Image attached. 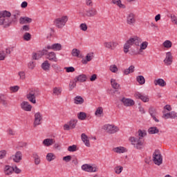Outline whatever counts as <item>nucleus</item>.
<instances>
[{"label":"nucleus","mask_w":177,"mask_h":177,"mask_svg":"<svg viewBox=\"0 0 177 177\" xmlns=\"http://www.w3.org/2000/svg\"><path fill=\"white\" fill-rule=\"evenodd\" d=\"M137 81L140 85H144V84L146 82V79H145V77L142 75H139L137 77Z\"/></svg>","instance_id":"58836bf2"},{"label":"nucleus","mask_w":177,"mask_h":177,"mask_svg":"<svg viewBox=\"0 0 177 177\" xmlns=\"http://www.w3.org/2000/svg\"><path fill=\"white\" fill-rule=\"evenodd\" d=\"M32 22V19L28 17H21L19 19L20 24H30Z\"/></svg>","instance_id":"6ab92c4d"},{"label":"nucleus","mask_w":177,"mask_h":177,"mask_svg":"<svg viewBox=\"0 0 177 177\" xmlns=\"http://www.w3.org/2000/svg\"><path fill=\"white\" fill-rule=\"evenodd\" d=\"M56 141L53 138H46L43 140V145L46 146V147H49V146H52Z\"/></svg>","instance_id":"b1692460"},{"label":"nucleus","mask_w":177,"mask_h":177,"mask_svg":"<svg viewBox=\"0 0 177 177\" xmlns=\"http://www.w3.org/2000/svg\"><path fill=\"white\" fill-rule=\"evenodd\" d=\"M87 79L88 77H86V75L82 74L76 77L74 79V81H75V82H86Z\"/></svg>","instance_id":"412c9836"},{"label":"nucleus","mask_w":177,"mask_h":177,"mask_svg":"<svg viewBox=\"0 0 177 177\" xmlns=\"http://www.w3.org/2000/svg\"><path fill=\"white\" fill-rule=\"evenodd\" d=\"M153 161L156 165H161L162 164V156L158 149H156L153 153Z\"/></svg>","instance_id":"423d86ee"},{"label":"nucleus","mask_w":177,"mask_h":177,"mask_svg":"<svg viewBox=\"0 0 177 177\" xmlns=\"http://www.w3.org/2000/svg\"><path fill=\"white\" fill-rule=\"evenodd\" d=\"M93 169V167L89 165H83L82 166V169H83V171H86V172H91Z\"/></svg>","instance_id":"e433bc0d"},{"label":"nucleus","mask_w":177,"mask_h":177,"mask_svg":"<svg viewBox=\"0 0 177 177\" xmlns=\"http://www.w3.org/2000/svg\"><path fill=\"white\" fill-rule=\"evenodd\" d=\"M23 38H24V41H30L31 40V34L29 32H26L24 35Z\"/></svg>","instance_id":"a18cd8bd"},{"label":"nucleus","mask_w":177,"mask_h":177,"mask_svg":"<svg viewBox=\"0 0 177 177\" xmlns=\"http://www.w3.org/2000/svg\"><path fill=\"white\" fill-rule=\"evenodd\" d=\"M77 122H78V120H77V119L71 120L68 122V124L71 127V129H74L75 128V127H77Z\"/></svg>","instance_id":"473e14b6"},{"label":"nucleus","mask_w":177,"mask_h":177,"mask_svg":"<svg viewBox=\"0 0 177 177\" xmlns=\"http://www.w3.org/2000/svg\"><path fill=\"white\" fill-rule=\"evenodd\" d=\"M0 104H2L3 107L9 106V100H8L7 95L4 94H0Z\"/></svg>","instance_id":"f8f14e48"},{"label":"nucleus","mask_w":177,"mask_h":177,"mask_svg":"<svg viewBox=\"0 0 177 177\" xmlns=\"http://www.w3.org/2000/svg\"><path fill=\"white\" fill-rule=\"evenodd\" d=\"M173 58L174 57H172V53L171 52H167L166 53V57L163 61L165 66H171V64H172Z\"/></svg>","instance_id":"9b49d317"},{"label":"nucleus","mask_w":177,"mask_h":177,"mask_svg":"<svg viewBox=\"0 0 177 177\" xmlns=\"http://www.w3.org/2000/svg\"><path fill=\"white\" fill-rule=\"evenodd\" d=\"M65 70L66 73H74L75 71V68L73 66L65 67Z\"/></svg>","instance_id":"8fccbe9b"},{"label":"nucleus","mask_w":177,"mask_h":177,"mask_svg":"<svg viewBox=\"0 0 177 177\" xmlns=\"http://www.w3.org/2000/svg\"><path fill=\"white\" fill-rule=\"evenodd\" d=\"M42 120V115L41 113L37 112L35 114V120L33 127L35 128L37 125H41V120Z\"/></svg>","instance_id":"9d476101"},{"label":"nucleus","mask_w":177,"mask_h":177,"mask_svg":"<svg viewBox=\"0 0 177 177\" xmlns=\"http://www.w3.org/2000/svg\"><path fill=\"white\" fill-rule=\"evenodd\" d=\"M93 59V53H88L86 55V59H82V63L83 64H88V62H91Z\"/></svg>","instance_id":"bb28decb"},{"label":"nucleus","mask_w":177,"mask_h":177,"mask_svg":"<svg viewBox=\"0 0 177 177\" xmlns=\"http://www.w3.org/2000/svg\"><path fill=\"white\" fill-rule=\"evenodd\" d=\"M47 49H52L53 50H62V44L57 43L52 46H47Z\"/></svg>","instance_id":"393cba45"},{"label":"nucleus","mask_w":177,"mask_h":177,"mask_svg":"<svg viewBox=\"0 0 177 177\" xmlns=\"http://www.w3.org/2000/svg\"><path fill=\"white\" fill-rule=\"evenodd\" d=\"M63 160L66 161V162H70L71 161V156L68 155L63 158Z\"/></svg>","instance_id":"e2e57ef3"},{"label":"nucleus","mask_w":177,"mask_h":177,"mask_svg":"<svg viewBox=\"0 0 177 177\" xmlns=\"http://www.w3.org/2000/svg\"><path fill=\"white\" fill-rule=\"evenodd\" d=\"M97 15V10L93 8H91L86 10V13L82 15L83 17H93Z\"/></svg>","instance_id":"0eeeda50"},{"label":"nucleus","mask_w":177,"mask_h":177,"mask_svg":"<svg viewBox=\"0 0 177 177\" xmlns=\"http://www.w3.org/2000/svg\"><path fill=\"white\" fill-rule=\"evenodd\" d=\"M80 28L82 31H86V30H88V26H86V24H81Z\"/></svg>","instance_id":"603ef678"},{"label":"nucleus","mask_w":177,"mask_h":177,"mask_svg":"<svg viewBox=\"0 0 177 177\" xmlns=\"http://www.w3.org/2000/svg\"><path fill=\"white\" fill-rule=\"evenodd\" d=\"M47 47L44 48L41 51H39L37 54V57L38 59H41L42 56H46L48 55V50Z\"/></svg>","instance_id":"c756f323"},{"label":"nucleus","mask_w":177,"mask_h":177,"mask_svg":"<svg viewBox=\"0 0 177 177\" xmlns=\"http://www.w3.org/2000/svg\"><path fill=\"white\" fill-rule=\"evenodd\" d=\"M82 140L84 142L85 146L87 147H91V143L89 142V140L88 139V136L85 133H82L81 135Z\"/></svg>","instance_id":"a878e982"},{"label":"nucleus","mask_w":177,"mask_h":177,"mask_svg":"<svg viewBox=\"0 0 177 177\" xmlns=\"http://www.w3.org/2000/svg\"><path fill=\"white\" fill-rule=\"evenodd\" d=\"M112 3L114 5H117L118 6L121 8L122 9H125V5H124L121 3V0H112Z\"/></svg>","instance_id":"72a5a7b5"},{"label":"nucleus","mask_w":177,"mask_h":177,"mask_svg":"<svg viewBox=\"0 0 177 177\" xmlns=\"http://www.w3.org/2000/svg\"><path fill=\"white\" fill-rule=\"evenodd\" d=\"M53 93L55 95H60V93H62V88H57V87H55L53 88Z\"/></svg>","instance_id":"09e8293b"},{"label":"nucleus","mask_w":177,"mask_h":177,"mask_svg":"<svg viewBox=\"0 0 177 177\" xmlns=\"http://www.w3.org/2000/svg\"><path fill=\"white\" fill-rule=\"evenodd\" d=\"M158 132H160V130L157 127H151L148 129L149 135H156V133H158Z\"/></svg>","instance_id":"c85d7f7f"},{"label":"nucleus","mask_w":177,"mask_h":177,"mask_svg":"<svg viewBox=\"0 0 177 177\" xmlns=\"http://www.w3.org/2000/svg\"><path fill=\"white\" fill-rule=\"evenodd\" d=\"M28 68H30V70H34V68H35V62H30L28 64Z\"/></svg>","instance_id":"864d4df0"},{"label":"nucleus","mask_w":177,"mask_h":177,"mask_svg":"<svg viewBox=\"0 0 177 177\" xmlns=\"http://www.w3.org/2000/svg\"><path fill=\"white\" fill-rule=\"evenodd\" d=\"M115 153H125V148L124 147H120L115 148Z\"/></svg>","instance_id":"79ce46f5"},{"label":"nucleus","mask_w":177,"mask_h":177,"mask_svg":"<svg viewBox=\"0 0 177 177\" xmlns=\"http://www.w3.org/2000/svg\"><path fill=\"white\" fill-rule=\"evenodd\" d=\"M127 23L129 26H133V24L136 23V19H135V15H133V13L131 12L127 15Z\"/></svg>","instance_id":"4468645a"},{"label":"nucleus","mask_w":177,"mask_h":177,"mask_svg":"<svg viewBox=\"0 0 177 177\" xmlns=\"http://www.w3.org/2000/svg\"><path fill=\"white\" fill-rule=\"evenodd\" d=\"M39 89H31L28 94L26 95L27 99L31 103H33V104H35L37 103V100H35V97L37 96H39Z\"/></svg>","instance_id":"20e7f679"},{"label":"nucleus","mask_w":177,"mask_h":177,"mask_svg":"<svg viewBox=\"0 0 177 177\" xmlns=\"http://www.w3.org/2000/svg\"><path fill=\"white\" fill-rule=\"evenodd\" d=\"M68 151L74 152L77 151V145H73L68 147Z\"/></svg>","instance_id":"de8ad7c7"},{"label":"nucleus","mask_w":177,"mask_h":177,"mask_svg":"<svg viewBox=\"0 0 177 177\" xmlns=\"http://www.w3.org/2000/svg\"><path fill=\"white\" fill-rule=\"evenodd\" d=\"M72 56H74L75 57H80V55H81V50L77 49V48H73L72 50Z\"/></svg>","instance_id":"4c0bfd02"},{"label":"nucleus","mask_w":177,"mask_h":177,"mask_svg":"<svg viewBox=\"0 0 177 177\" xmlns=\"http://www.w3.org/2000/svg\"><path fill=\"white\" fill-rule=\"evenodd\" d=\"M154 85L157 86L159 85V86H167V82L164 81L163 79L159 78L158 80H155L153 82Z\"/></svg>","instance_id":"5701e85b"},{"label":"nucleus","mask_w":177,"mask_h":177,"mask_svg":"<svg viewBox=\"0 0 177 177\" xmlns=\"http://www.w3.org/2000/svg\"><path fill=\"white\" fill-rule=\"evenodd\" d=\"M18 75L20 80H26V73H24V71L19 72Z\"/></svg>","instance_id":"5fc2aeb1"},{"label":"nucleus","mask_w":177,"mask_h":177,"mask_svg":"<svg viewBox=\"0 0 177 177\" xmlns=\"http://www.w3.org/2000/svg\"><path fill=\"white\" fill-rule=\"evenodd\" d=\"M55 158H56V156H55V154H53V153H48L46 155V160L47 161H53V160H55Z\"/></svg>","instance_id":"ea45409f"},{"label":"nucleus","mask_w":177,"mask_h":177,"mask_svg":"<svg viewBox=\"0 0 177 177\" xmlns=\"http://www.w3.org/2000/svg\"><path fill=\"white\" fill-rule=\"evenodd\" d=\"M10 89V91H12V92H17V91L20 89V87L19 86H11Z\"/></svg>","instance_id":"052dcab7"},{"label":"nucleus","mask_w":177,"mask_h":177,"mask_svg":"<svg viewBox=\"0 0 177 177\" xmlns=\"http://www.w3.org/2000/svg\"><path fill=\"white\" fill-rule=\"evenodd\" d=\"M111 85L113 89H118L120 88V84L117 83L114 79L111 80Z\"/></svg>","instance_id":"f704fd0d"},{"label":"nucleus","mask_w":177,"mask_h":177,"mask_svg":"<svg viewBox=\"0 0 177 177\" xmlns=\"http://www.w3.org/2000/svg\"><path fill=\"white\" fill-rule=\"evenodd\" d=\"M32 157L35 160V165H39L40 162H41V159L39 158V156H38V153H32Z\"/></svg>","instance_id":"2f4dec72"},{"label":"nucleus","mask_w":177,"mask_h":177,"mask_svg":"<svg viewBox=\"0 0 177 177\" xmlns=\"http://www.w3.org/2000/svg\"><path fill=\"white\" fill-rule=\"evenodd\" d=\"M19 16H20L19 11H17L12 15L6 10L0 12V26H3V28L10 27L13 23H17Z\"/></svg>","instance_id":"f257e3e1"},{"label":"nucleus","mask_w":177,"mask_h":177,"mask_svg":"<svg viewBox=\"0 0 177 177\" xmlns=\"http://www.w3.org/2000/svg\"><path fill=\"white\" fill-rule=\"evenodd\" d=\"M167 111H171V110H172V108L171 107V105H169V104L165 105L164 106L163 113H167Z\"/></svg>","instance_id":"13d9d810"},{"label":"nucleus","mask_w":177,"mask_h":177,"mask_svg":"<svg viewBox=\"0 0 177 177\" xmlns=\"http://www.w3.org/2000/svg\"><path fill=\"white\" fill-rule=\"evenodd\" d=\"M146 131H143L140 129L138 130V136L140 137L138 138L135 137H130L129 140L131 142V145H133L136 149L140 150V149H142V146H143V143L145 142V140L142 138H144L146 136Z\"/></svg>","instance_id":"f03ea898"},{"label":"nucleus","mask_w":177,"mask_h":177,"mask_svg":"<svg viewBox=\"0 0 177 177\" xmlns=\"http://www.w3.org/2000/svg\"><path fill=\"white\" fill-rule=\"evenodd\" d=\"M170 118H176L177 119V113L175 111L170 112Z\"/></svg>","instance_id":"69168bd1"},{"label":"nucleus","mask_w":177,"mask_h":177,"mask_svg":"<svg viewBox=\"0 0 177 177\" xmlns=\"http://www.w3.org/2000/svg\"><path fill=\"white\" fill-rule=\"evenodd\" d=\"M68 21V17L67 15L63 16L61 18H57L55 19L54 23L55 27L57 28H63L66 26V23Z\"/></svg>","instance_id":"39448f33"},{"label":"nucleus","mask_w":177,"mask_h":177,"mask_svg":"<svg viewBox=\"0 0 177 177\" xmlns=\"http://www.w3.org/2000/svg\"><path fill=\"white\" fill-rule=\"evenodd\" d=\"M149 45V43L147 41H143L141 44H140V48L141 49H146V48H147V46Z\"/></svg>","instance_id":"680f3d73"},{"label":"nucleus","mask_w":177,"mask_h":177,"mask_svg":"<svg viewBox=\"0 0 177 177\" xmlns=\"http://www.w3.org/2000/svg\"><path fill=\"white\" fill-rule=\"evenodd\" d=\"M77 118L81 121H84V120L86 119V113L85 112H80L77 113Z\"/></svg>","instance_id":"c9c22d12"},{"label":"nucleus","mask_w":177,"mask_h":177,"mask_svg":"<svg viewBox=\"0 0 177 177\" xmlns=\"http://www.w3.org/2000/svg\"><path fill=\"white\" fill-rule=\"evenodd\" d=\"M131 55H140V52H138L133 49H131V52L129 53Z\"/></svg>","instance_id":"338daca9"},{"label":"nucleus","mask_w":177,"mask_h":177,"mask_svg":"<svg viewBox=\"0 0 177 177\" xmlns=\"http://www.w3.org/2000/svg\"><path fill=\"white\" fill-rule=\"evenodd\" d=\"M122 169H124V167H122V166H117L115 167V172L118 175H120V174L122 172Z\"/></svg>","instance_id":"37998d69"},{"label":"nucleus","mask_w":177,"mask_h":177,"mask_svg":"<svg viewBox=\"0 0 177 177\" xmlns=\"http://www.w3.org/2000/svg\"><path fill=\"white\" fill-rule=\"evenodd\" d=\"M122 103H123L124 106H126V107H129L131 106H133L135 104V101L133 100L129 99V98H125L123 97L121 100Z\"/></svg>","instance_id":"2eb2a0df"},{"label":"nucleus","mask_w":177,"mask_h":177,"mask_svg":"<svg viewBox=\"0 0 177 177\" xmlns=\"http://www.w3.org/2000/svg\"><path fill=\"white\" fill-rule=\"evenodd\" d=\"M11 158H12L14 162H19L23 158V153H21V151H18L11 156Z\"/></svg>","instance_id":"ddd939ff"},{"label":"nucleus","mask_w":177,"mask_h":177,"mask_svg":"<svg viewBox=\"0 0 177 177\" xmlns=\"http://www.w3.org/2000/svg\"><path fill=\"white\" fill-rule=\"evenodd\" d=\"M77 86V82L75 80L71 82L69 84V91H73Z\"/></svg>","instance_id":"c03bdc74"},{"label":"nucleus","mask_w":177,"mask_h":177,"mask_svg":"<svg viewBox=\"0 0 177 177\" xmlns=\"http://www.w3.org/2000/svg\"><path fill=\"white\" fill-rule=\"evenodd\" d=\"M13 172H15V168L13 167L10 165L6 166L4 169V174L6 175H8V176L12 175Z\"/></svg>","instance_id":"4be33fe9"},{"label":"nucleus","mask_w":177,"mask_h":177,"mask_svg":"<svg viewBox=\"0 0 177 177\" xmlns=\"http://www.w3.org/2000/svg\"><path fill=\"white\" fill-rule=\"evenodd\" d=\"M41 68L44 71H49L50 68V64H49V62L48 60H46L44 62L41 64Z\"/></svg>","instance_id":"cd10ccee"},{"label":"nucleus","mask_w":177,"mask_h":177,"mask_svg":"<svg viewBox=\"0 0 177 177\" xmlns=\"http://www.w3.org/2000/svg\"><path fill=\"white\" fill-rule=\"evenodd\" d=\"M171 21H174L175 24H177V18L175 15H171Z\"/></svg>","instance_id":"774afa93"},{"label":"nucleus","mask_w":177,"mask_h":177,"mask_svg":"<svg viewBox=\"0 0 177 177\" xmlns=\"http://www.w3.org/2000/svg\"><path fill=\"white\" fill-rule=\"evenodd\" d=\"M110 70L112 73H116L118 71V68L115 65H112L110 66Z\"/></svg>","instance_id":"6e6d98bb"},{"label":"nucleus","mask_w":177,"mask_h":177,"mask_svg":"<svg viewBox=\"0 0 177 177\" xmlns=\"http://www.w3.org/2000/svg\"><path fill=\"white\" fill-rule=\"evenodd\" d=\"M21 31H30V25H24L21 28Z\"/></svg>","instance_id":"bf43d9fd"},{"label":"nucleus","mask_w":177,"mask_h":177,"mask_svg":"<svg viewBox=\"0 0 177 177\" xmlns=\"http://www.w3.org/2000/svg\"><path fill=\"white\" fill-rule=\"evenodd\" d=\"M84 98H82V97L77 95L76 97H75L74 98V104H82V103H84Z\"/></svg>","instance_id":"7c9ffc66"},{"label":"nucleus","mask_w":177,"mask_h":177,"mask_svg":"<svg viewBox=\"0 0 177 177\" xmlns=\"http://www.w3.org/2000/svg\"><path fill=\"white\" fill-rule=\"evenodd\" d=\"M163 46L167 48V49H169V48H172V41L169 40H166L163 42Z\"/></svg>","instance_id":"a19ab883"},{"label":"nucleus","mask_w":177,"mask_h":177,"mask_svg":"<svg viewBox=\"0 0 177 177\" xmlns=\"http://www.w3.org/2000/svg\"><path fill=\"white\" fill-rule=\"evenodd\" d=\"M136 99H140V100H142V102H144L145 103H147V102H149V97L148 96H146V95H142V93H136L135 95H134Z\"/></svg>","instance_id":"a211bd4d"},{"label":"nucleus","mask_w":177,"mask_h":177,"mask_svg":"<svg viewBox=\"0 0 177 177\" xmlns=\"http://www.w3.org/2000/svg\"><path fill=\"white\" fill-rule=\"evenodd\" d=\"M117 45H118V44L114 41H108L104 43V46H105L107 49H111V50H114V49L117 48Z\"/></svg>","instance_id":"dca6fc26"},{"label":"nucleus","mask_w":177,"mask_h":177,"mask_svg":"<svg viewBox=\"0 0 177 177\" xmlns=\"http://www.w3.org/2000/svg\"><path fill=\"white\" fill-rule=\"evenodd\" d=\"M46 56V59H48V60H50V62H57V57H56V53H55V52L47 53Z\"/></svg>","instance_id":"aec40b11"},{"label":"nucleus","mask_w":177,"mask_h":177,"mask_svg":"<svg viewBox=\"0 0 177 177\" xmlns=\"http://www.w3.org/2000/svg\"><path fill=\"white\" fill-rule=\"evenodd\" d=\"M149 113L151 118H153V120L155 121V122H160V120L156 118V115L158 113H157V109H156V108L150 106L149 109Z\"/></svg>","instance_id":"1a4fd4ad"},{"label":"nucleus","mask_w":177,"mask_h":177,"mask_svg":"<svg viewBox=\"0 0 177 177\" xmlns=\"http://www.w3.org/2000/svg\"><path fill=\"white\" fill-rule=\"evenodd\" d=\"M104 129H106L108 133H115V132H118L120 129L116 126H113L111 124H106L104 126Z\"/></svg>","instance_id":"6e6552de"},{"label":"nucleus","mask_w":177,"mask_h":177,"mask_svg":"<svg viewBox=\"0 0 177 177\" xmlns=\"http://www.w3.org/2000/svg\"><path fill=\"white\" fill-rule=\"evenodd\" d=\"M139 42H142V39H140L139 37L134 36L133 37H131L126 41V44L124 45V53H128L129 52V48L133 44H135L136 46H139Z\"/></svg>","instance_id":"7ed1b4c3"},{"label":"nucleus","mask_w":177,"mask_h":177,"mask_svg":"<svg viewBox=\"0 0 177 177\" xmlns=\"http://www.w3.org/2000/svg\"><path fill=\"white\" fill-rule=\"evenodd\" d=\"M162 118H165V120H168V118H171V112L169 113H163Z\"/></svg>","instance_id":"4d7b16f0"},{"label":"nucleus","mask_w":177,"mask_h":177,"mask_svg":"<svg viewBox=\"0 0 177 177\" xmlns=\"http://www.w3.org/2000/svg\"><path fill=\"white\" fill-rule=\"evenodd\" d=\"M7 132L8 135H10L11 136H15V135H16V132H15V131H13L12 129H8Z\"/></svg>","instance_id":"0e129e2a"},{"label":"nucleus","mask_w":177,"mask_h":177,"mask_svg":"<svg viewBox=\"0 0 177 177\" xmlns=\"http://www.w3.org/2000/svg\"><path fill=\"white\" fill-rule=\"evenodd\" d=\"M95 115H102L103 114V108L98 107L95 112Z\"/></svg>","instance_id":"49530a36"},{"label":"nucleus","mask_w":177,"mask_h":177,"mask_svg":"<svg viewBox=\"0 0 177 177\" xmlns=\"http://www.w3.org/2000/svg\"><path fill=\"white\" fill-rule=\"evenodd\" d=\"M6 150L0 151V160H2V158H5L6 157Z\"/></svg>","instance_id":"3c124183"},{"label":"nucleus","mask_w":177,"mask_h":177,"mask_svg":"<svg viewBox=\"0 0 177 177\" xmlns=\"http://www.w3.org/2000/svg\"><path fill=\"white\" fill-rule=\"evenodd\" d=\"M21 109L24 110V111H31V109H32V106L28 103V102L24 101L21 104Z\"/></svg>","instance_id":"f3484780"}]
</instances>
